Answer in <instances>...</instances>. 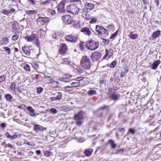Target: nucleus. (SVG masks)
<instances>
[{
	"label": "nucleus",
	"instance_id": "26",
	"mask_svg": "<svg viewBox=\"0 0 161 161\" xmlns=\"http://www.w3.org/2000/svg\"><path fill=\"white\" fill-rule=\"evenodd\" d=\"M108 142L110 145L112 149H114L116 146V144L115 143L114 140L112 139H109L108 141Z\"/></svg>",
	"mask_w": 161,
	"mask_h": 161
},
{
	"label": "nucleus",
	"instance_id": "25",
	"mask_svg": "<svg viewBox=\"0 0 161 161\" xmlns=\"http://www.w3.org/2000/svg\"><path fill=\"white\" fill-rule=\"evenodd\" d=\"M46 32L42 29H40L38 32V35L40 37L43 38L45 35Z\"/></svg>",
	"mask_w": 161,
	"mask_h": 161
},
{
	"label": "nucleus",
	"instance_id": "10",
	"mask_svg": "<svg viewBox=\"0 0 161 161\" xmlns=\"http://www.w3.org/2000/svg\"><path fill=\"white\" fill-rule=\"evenodd\" d=\"M65 3L64 1L60 2L57 7V10L59 13H64L65 12L64 9Z\"/></svg>",
	"mask_w": 161,
	"mask_h": 161
},
{
	"label": "nucleus",
	"instance_id": "43",
	"mask_svg": "<svg viewBox=\"0 0 161 161\" xmlns=\"http://www.w3.org/2000/svg\"><path fill=\"white\" fill-rule=\"evenodd\" d=\"M2 43L3 44H6L8 42V39L7 37H5L2 40Z\"/></svg>",
	"mask_w": 161,
	"mask_h": 161
},
{
	"label": "nucleus",
	"instance_id": "30",
	"mask_svg": "<svg viewBox=\"0 0 161 161\" xmlns=\"http://www.w3.org/2000/svg\"><path fill=\"white\" fill-rule=\"evenodd\" d=\"M70 85L74 88H75L80 86V82L77 81H75L71 83L70 84Z\"/></svg>",
	"mask_w": 161,
	"mask_h": 161
},
{
	"label": "nucleus",
	"instance_id": "6",
	"mask_svg": "<svg viewBox=\"0 0 161 161\" xmlns=\"http://www.w3.org/2000/svg\"><path fill=\"white\" fill-rule=\"evenodd\" d=\"M83 119V113L82 111H80L74 115V119L75 121L76 124L80 126L82 124V120Z\"/></svg>",
	"mask_w": 161,
	"mask_h": 161
},
{
	"label": "nucleus",
	"instance_id": "46",
	"mask_svg": "<svg viewBox=\"0 0 161 161\" xmlns=\"http://www.w3.org/2000/svg\"><path fill=\"white\" fill-rule=\"evenodd\" d=\"M19 36L18 35H14L12 38V40L14 41H16L19 38Z\"/></svg>",
	"mask_w": 161,
	"mask_h": 161
},
{
	"label": "nucleus",
	"instance_id": "34",
	"mask_svg": "<svg viewBox=\"0 0 161 161\" xmlns=\"http://www.w3.org/2000/svg\"><path fill=\"white\" fill-rule=\"evenodd\" d=\"M62 63L63 64L69 65L70 63V62L67 58H64L63 59Z\"/></svg>",
	"mask_w": 161,
	"mask_h": 161
},
{
	"label": "nucleus",
	"instance_id": "33",
	"mask_svg": "<svg viewBox=\"0 0 161 161\" xmlns=\"http://www.w3.org/2000/svg\"><path fill=\"white\" fill-rule=\"evenodd\" d=\"M16 84L15 83L12 82L9 88L10 90L13 92H15V90Z\"/></svg>",
	"mask_w": 161,
	"mask_h": 161
},
{
	"label": "nucleus",
	"instance_id": "48",
	"mask_svg": "<svg viewBox=\"0 0 161 161\" xmlns=\"http://www.w3.org/2000/svg\"><path fill=\"white\" fill-rule=\"evenodd\" d=\"M52 154V153L49 151H47L45 152L44 153V155L46 157H48L50 156Z\"/></svg>",
	"mask_w": 161,
	"mask_h": 161
},
{
	"label": "nucleus",
	"instance_id": "47",
	"mask_svg": "<svg viewBox=\"0 0 161 161\" xmlns=\"http://www.w3.org/2000/svg\"><path fill=\"white\" fill-rule=\"evenodd\" d=\"M6 76L5 75L0 76V84L6 80Z\"/></svg>",
	"mask_w": 161,
	"mask_h": 161
},
{
	"label": "nucleus",
	"instance_id": "39",
	"mask_svg": "<svg viewBox=\"0 0 161 161\" xmlns=\"http://www.w3.org/2000/svg\"><path fill=\"white\" fill-rule=\"evenodd\" d=\"M65 89L67 91H72L74 89V88L73 86L71 85V86H67L65 87Z\"/></svg>",
	"mask_w": 161,
	"mask_h": 161
},
{
	"label": "nucleus",
	"instance_id": "64",
	"mask_svg": "<svg viewBox=\"0 0 161 161\" xmlns=\"http://www.w3.org/2000/svg\"><path fill=\"white\" fill-rule=\"evenodd\" d=\"M16 89L17 91L20 93H22V91L23 90V89L21 87H17L16 88Z\"/></svg>",
	"mask_w": 161,
	"mask_h": 161
},
{
	"label": "nucleus",
	"instance_id": "36",
	"mask_svg": "<svg viewBox=\"0 0 161 161\" xmlns=\"http://www.w3.org/2000/svg\"><path fill=\"white\" fill-rule=\"evenodd\" d=\"M24 69L27 72H30V66L26 64L24 67Z\"/></svg>",
	"mask_w": 161,
	"mask_h": 161
},
{
	"label": "nucleus",
	"instance_id": "23",
	"mask_svg": "<svg viewBox=\"0 0 161 161\" xmlns=\"http://www.w3.org/2000/svg\"><path fill=\"white\" fill-rule=\"evenodd\" d=\"M160 32L161 31L159 30H158L157 31L154 32L152 34L153 37L156 38L157 37H159L161 35Z\"/></svg>",
	"mask_w": 161,
	"mask_h": 161
},
{
	"label": "nucleus",
	"instance_id": "31",
	"mask_svg": "<svg viewBox=\"0 0 161 161\" xmlns=\"http://www.w3.org/2000/svg\"><path fill=\"white\" fill-rule=\"evenodd\" d=\"M86 6L87 9L92 10L94 8V5L91 3H86Z\"/></svg>",
	"mask_w": 161,
	"mask_h": 161
},
{
	"label": "nucleus",
	"instance_id": "4",
	"mask_svg": "<svg viewBox=\"0 0 161 161\" xmlns=\"http://www.w3.org/2000/svg\"><path fill=\"white\" fill-rule=\"evenodd\" d=\"M95 30L99 35L103 37H106L108 35V30L102 26L96 25Z\"/></svg>",
	"mask_w": 161,
	"mask_h": 161
},
{
	"label": "nucleus",
	"instance_id": "53",
	"mask_svg": "<svg viewBox=\"0 0 161 161\" xmlns=\"http://www.w3.org/2000/svg\"><path fill=\"white\" fill-rule=\"evenodd\" d=\"M3 48L7 52L8 54H10L11 50L10 48L8 47H4Z\"/></svg>",
	"mask_w": 161,
	"mask_h": 161
},
{
	"label": "nucleus",
	"instance_id": "52",
	"mask_svg": "<svg viewBox=\"0 0 161 161\" xmlns=\"http://www.w3.org/2000/svg\"><path fill=\"white\" fill-rule=\"evenodd\" d=\"M107 27L108 29L112 30L114 29V26L113 24H111L109 25Z\"/></svg>",
	"mask_w": 161,
	"mask_h": 161
},
{
	"label": "nucleus",
	"instance_id": "16",
	"mask_svg": "<svg viewBox=\"0 0 161 161\" xmlns=\"http://www.w3.org/2000/svg\"><path fill=\"white\" fill-rule=\"evenodd\" d=\"M81 32L83 33L84 34L89 36L92 33L91 31L87 27H85L83 28L80 30Z\"/></svg>",
	"mask_w": 161,
	"mask_h": 161
},
{
	"label": "nucleus",
	"instance_id": "13",
	"mask_svg": "<svg viewBox=\"0 0 161 161\" xmlns=\"http://www.w3.org/2000/svg\"><path fill=\"white\" fill-rule=\"evenodd\" d=\"M105 51L106 54L103 58V59H108L113 55V51L112 49H110L109 50L106 49Z\"/></svg>",
	"mask_w": 161,
	"mask_h": 161
},
{
	"label": "nucleus",
	"instance_id": "29",
	"mask_svg": "<svg viewBox=\"0 0 161 161\" xmlns=\"http://www.w3.org/2000/svg\"><path fill=\"white\" fill-rule=\"evenodd\" d=\"M92 153V149H86L84 151V153L87 157H89L91 155Z\"/></svg>",
	"mask_w": 161,
	"mask_h": 161
},
{
	"label": "nucleus",
	"instance_id": "40",
	"mask_svg": "<svg viewBox=\"0 0 161 161\" xmlns=\"http://www.w3.org/2000/svg\"><path fill=\"white\" fill-rule=\"evenodd\" d=\"M97 116L98 117H101L103 114V111L102 110H101L100 109H98L97 111Z\"/></svg>",
	"mask_w": 161,
	"mask_h": 161
},
{
	"label": "nucleus",
	"instance_id": "61",
	"mask_svg": "<svg viewBox=\"0 0 161 161\" xmlns=\"http://www.w3.org/2000/svg\"><path fill=\"white\" fill-rule=\"evenodd\" d=\"M102 39L103 40V41L104 42V43H105V44H106L108 45L109 44V41L108 40L106 39L105 38H103Z\"/></svg>",
	"mask_w": 161,
	"mask_h": 161
},
{
	"label": "nucleus",
	"instance_id": "12",
	"mask_svg": "<svg viewBox=\"0 0 161 161\" xmlns=\"http://www.w3.org/2000/svg\"><path fill=\"white\" fill-rule=\"evenodd\" d=\"M37 20V22H39L41 24L43 25L49 22V19L47 17H39Z\"/></svg>",
	"mask_w": 161,
	"mask_h": 161
},
{
	"label": "nucleus",
	"instance_id": "21",
	"mask_svg": "<svg viewBox=\"0 0 161 161\" xmlns=\"http://www.w3.org/2000/svg\"><path fill=\"white\" fill-rule=\"evenodd\" d=\"M26 109L30 112L31 116H35L36 115L34 110L31 106H28Z\"/></svg>",
	"mask_w": 161,
	"mask_h": 161
},
{
	"label": "nucleus",
	"instance_id": "59",
	"mask_svg": "<svg viewBox=\"0 0 161 161\" xmlns=\"http://www.w3.org/2000/svg\"><path fill=\"white\" fill-rule=\"evenodd\" d=\"M25 39L28 42H31L32 41H33V40H32L31 37V36H27V37H26L25 38Z\"/></svg>",
	"mask_w": 161,
	"mask_h": 161
},
{
	"label": "nucleus",
	"instance_id": "11",
	"mask_svg": "<svg viewBox=\"0 0 161 161\" xmlns=\"http://www.w3.org/2000/svg\"><path fill=\"white\" fill-rule=\"evenodd\" d=\"M68 49L65 43H61L59 47V53L60 54H64L66 53Z\"/></svg>",
	"mask_w": 161,
	"mask_h": 161
},
{
	"label": "nucleus",
	"instance_id": "27",
	"mask_svg": "<svg viewBox=\"0 0 161 161\" xmlns=\"http://www.w3.org/2000/svg\"><path fill=\"white\" fill-rule=\"evenodd\" d=\"M59 80L62 82L65 83H69L71 81L73 80L72 79L66 78H60Z\"/></svg>",
	"mask_w": 161,
	"mask_h": 161
},
{
	"label": "nucleus",
	"instance_id": "56",
	"mask_svg": "<svg viewBox=\"0 0 161 161\" xmlns=\"http://www.w3.org/2000/svg\"><path fill=\"white\" fill-rule=\"evenodd\" d=\"M64 76L65 77L68 78H72L73 76V75H70L68 73L65 74L64 75Z\"/></svg>",
	"mask_w": 161,
	"mask_h": 161
},
{
	"label": "nucleus",
	"instance_id": "60",
	"mask_svg": "<svg viewBox=\"0 0 161 161\" xmlns=\"http://www.w3.org/2000/svg\"><path fill=\"white\" fill-rule=\"evenodd\" d=\"M128 132L130 133L131 134H133L135 132V130L132 128H130L128 130Z\"/></svg>",
	"mask_w": 161,
	"mask_h": 161
},
{
	"label": "nucleus",
	"instance_id": "24",
	"mask_svg": "<svg viewBox=\"0 0 161 161\" xmlns=\"http://www.w3.org/2000/svg\"><path fill=\"white\" fill-rule=\"evenodd\" d=\"M4 97L6 101L8 102H11L13 98L11 95L9 94H6L4 96Z\"/></svg>",
	"mask_w": 161,
	"mask_h": 161
},
{
	"label": "nucleus",
	"instance_id": "41",
	"mask_svg": "<svg viewBox=\"0 0 161 161\" xmlns=\"http://www.w3.org/2000/svg\"><path fill=\"white\" fill-rule=\"evenodd\" d=\"M117 64V61L114 60L110 64V67L111 68H114Z\"/></svg>",
	"mask_w": 161,
	"mask_h": 161
},
{
	"label": "nucleus",
	"instance_id": "62",
	"mask_svg": "<svg viewBox=\"0 0 161 161\" xmlns=\"http://www.w3.org/2000/svg\"><path fill=\"white\" fill-rule=\"evenodd\" d=\"M58 32H55V34L53 35L52 36L53 38H55V39H58Z\"/></svg>",
	"mask_w": 161,
	"mask_h": 161
},
{
	"label": "nucleus",
	"instance_id": "22",
	"mask_svg": "<svg viewBox=\"0 0 161 161\" xmlns=\"http://www.w3.org/2000/svg\"><path fill=\"white\" fill-rule=\"evenodd\" d=\"M25 12L26 14L30 16L35 15L37 13L35 10H27Z\"/></svg>",
	"mask_w": 161,
	"mask_h": 161
},
{
	"label": "nucleus",
	"instance_id": "58",
	"mask_svg": "<svg viewBox=\"0 0 161 161\" xmlns=\"http://www.w3.org/2000/svg\"><path fill=\"white\" fill-rule=\"evenodd\" d=\"M92 129L93 130L95 131L99 130V128L98 126L95 125L92 127Z\"/></svg>",
	"mask_w": 161,
	"mask_h": 161
},
{
	"label": "nucleus",
	"instance_id": "17",
	"mask_svg": "<svg viewBox=\"0 0 161 161\" xmlns=\"http://www.w3.org/2000/svg\"><path fill=\"white\" fill-rule=\"evenodd\" d=\"M161 61L158 60L155 61L151 65V68L153 70H155L158 67V65L160 64Z\"/></svg>",
	"mask_w": 161,
	"mask_h": 161
},
{
	"label": "nucleus",
	"instance_id": "42",
	"mask_svg": "<svg viewBox=\"0 0 161 161\" xmlns=\"http://www.w3.org/2000/svg\"><path fill=\"white\" fill-rule=\"evenodd\" d=\"M43 90V88L40 87H38L37 88L36 92L38 94H40L42 92Z\"/></svg>",
	"mask_w": 161,
	"mask_h": 161
},
{
	"label": "nucleus",
	"instance_id": "18",
	"mask_svg": "<svg viewBox=\"0 0 161 161\" xmlns=\"http://www.w3.org/2000/svg\"><path fill=\"white\" fill-rule=\"evenodd\" d=\"M51 94L53 96H55V97L56 98L57 101H60L62 97V94L60 92H56V93H53V92H52Z\"/></svg>",
	"mask_w": 161,
	"mask_h": 161
},
{
	"label": "nucleus",
	"instance_id": "44",
	"mask_svg": "<svg viewBox=\"0 0 161 161\" xmlns=\"http://www.w3.org/2000/svg\"><path fill=\"white\" fill-rule=\"evenodd\" d=\"M97 19L95 17H93L92 18L90 21V23L91 24H93L96 22L97 21Z\"/></svg>",
	"mask_w": 161,
	"mask_h": 161
},
{
	"label": "nucleus",
	"instance_id": "15",
	"mask_svg": "<svg viewBox=\"0 0 161 161\" xmlns=\"http://www.w3.org/2000/svg\"><path fill=\"white\" fill-rule=\"evenodd\" d=\"M62 19L63 22L66 24H69L71 23V18L69 16H63Z\"/></svg>",
	"mask_w": 161,
	"mask_h": 161
},
{
	"label": "nucleus",
	"instance_id": "50",
	"mask_svg": "<svg viewBox=\"0 0 161 161\" xmlns=\"http://www.w3.org/2000/svg\"><path fill=\"white\" fill-rule=\"evenodd\" d=\"M48 12L52 15H54L56 14V11L55 10L52 9H49L48 10Z\"/></svg>",
	"mask_w": 161,
	"mask_h": 161
},
{
	"label": "nucleus",
	"instance_id": "9",
	"mask_svg": "<svg viewBox=\"0 0 161 161\" xmlns=\"http://www.w3.org/2000/svg\"><path fill=\"white\" fill-rule=\"evenodd\" d=\"M11 29L12 32L15 34L18 33L20 31V27L17 22L12 24Z\"/></svg>",
	"mask_w": 161,
	"mask_h": 161
},
{
	"label": "nucleus",
	"instance_id": "1",
	"mask_svg": "<svg viewBox=\"0 0 161 161\" xmlns=\"http://www.w3.org/2000/svg\"><path fill=\"white\" fill-rule=\"evenodd\" d=\"M117 90L116 87L113 86L109 88L108 90V95L110 98V100L113 101L114 103L119 100L120 98V94L115 93Z\"/></svg>",
	"mask_w": 161,
	"mask_h": 161
},
{
	"label": "nucleus",
	"instance_id": "19",
	"mask_svg": "<svg viewBox=\"0 0 161 161\" xmlns=\"http://www.w3.org/2000/svg\"><path fill=\"white\" fill-rule=\"evenodd\" d=\"M76 70L78 74L82 76L86 75H87V73L86 71L80 68H77L76 69Z\"/></svg>",
	"mask_w": 161,
	"mask_h": 161
},
{
	"label": "nucleus",
	"instance_id": "63",
	"mask_svg": "<svg viewBox=\"0 0 161 161\" xmlns=\"http://www.w3.org/2000/svg\"><path fill=\"white\" fill-rule=\"evenodd\" d=\"M32 39L33 40H35L37 37V35L36 34H32L31 35Z\"/></svg>",
	"mask_w": 161,
	"mask_h": 161
},
{
	"label": "nucleus",
	"instance_id": "7",
	"mask_svg": "<svg viewBox=\"0 0 161 161\" xmlns=\"http://www.w3.org/2000/svg\"><path fill=\"white\" fill-rule=\"evenodd\" d=\"M32 124L34 126V130L36 133L39 131H43L47 130V128L46 127H44L40 125L35 124L33 123H32Z\"/></svg>",
	"mask_w": 161,
	"mask_h": 161
},
{
	"label": "nucleus",
	"instance_id": "2",
	"mask_svg": "<svg viewBox=\"0 0 161 161\" xmlns=\"http://www.w3.org/2000/svg\"><path fill=\"white\" fill-rule=\"evenodd\" d=\"M80 64L83 69L90 70L92 64L89 57L86 55L83 56L80 61Z\"/></svg>",
	"mask_w": 161,
	"mask_h": 161
},
{
	"label": "nucleus",
	"instance_id": "55",
	"mask_svg": "<svg viewBox=\"0 0 161 161\" xmlns=\"http://www.w3.org/2000/svg\"><path fill=\"white\" fill-rule=\"evenodd\" d=\"M6 126L7 124L3 122L0 124V127L2 128L3 129H4Z\"/></svg>",
	"mask_w": 161,
	"mask_h": 161
},
{
	"label": "nucleus",
	"instance_id": "38",
	"mask_svg": "<svg viewBox=\"0 0 161 161\" xmlns=\"http://www.w3.org/2000/svg\"><path fill=\"white\" fill-rule=\"evenodd\" d=\"M1 12L3 14L7 16H8L9 15V13L8 12V11L6 10V9H2Z\"/></svg>",
	"mask_w": 161,
	"mask_h": 161
},
{
	"label": "nucleus",
	"instance_id": "28",
	"mask_svg": "<svg viewBox=\"0 0 161 161\" xmlns=\"http://www.w3.org/2000/svg\"><path fill=\"white\" fill-rule=\"evenodd\" d=\"M41 77V75L40 74H35L32 75V79L35 80L37 81H40L39 79Z\"/></svg>",
	"mask_w": 161,
	"mask_h": 161
},
{
	"label": "nucleus",
	"instance_id": "14",
	"mask_svg": "<svg viewBox=\"0 0 161 161\" xmlns=\"http://www.w3.org/2000/svg\"><path fill=\"white\" fill-rule=\"evenodd\" d=\"M12 135H10L8 132H7L5 134V136L7 137L8 139L10 140H13L15 139H16L18 138V135L16 133H14Z\"/></svg>",
	"mask_w": 161,
	"mask_h": 161
},
{
	"label": "nucleus",
	"instance_id": "5",
	"mask_svg": "<svg viewBox=\"0 0 161 161\" xmlns=\"http://www.w3.org/2000/svg\"><path fill=\"white\" fill-rule=\"evenodd\" d=\"M85 46L89 50H94L98 48L99 43L97 41L91 40L86 44Z\"/></svg>",
	"mask_w": 161,
	"mask_h": 161
},
{
	"label": "nucleus",
	"instance_id": "45",
	"mask_svg": "<svg viewBox=\"0 0 161 161\" xmlns=\"http://www.w3.org/2000/svg\"><path fill=\"white\" fill-rule=\"evenodd\" d=\"M118 30H117L114 33L112 34L111 36L110 37V39H113L114 37H115L118 34Z\"/></svg>",
	"mask_w": 161,
	"mask_h": 161
},
{
	"label": "nucleus",
	"instance_id": "35",
	"mask_svg": "<svg viewBox=\"0 0 161 161\" xmlns=\"http://www.w3.org/2000/svg\"><path fill=\"white\" fill-rule=\"evenodd\" d=\"M96 93V91L93 90H90L87 92V94L89 96H92Z\"/></svg>",
	"mask_w": 161,
	"mask_h": 161
},
{
	"label": "nucleus",
	"instance_id": "51",
	"mask_svg": "<svg viewBox=\"0 0 161 161\" xmlns=\"http://www.w3.org/2000/svg\"><path fill=\"white\" fill-rule=\"evenodd\" d=\"M50 112L53 114H56L57 113L58 111L56 109L54 108H51L50 110Z\"/></svg>",
	"mask_w": 161,
	"mask_h": 161
},
{
	"label": "nucleus",
	"instance_id": "3",
	"mask_svg": "<svg viewBox=\"0 0 161 161\" xmlns=\"http://www.w3.org/2000/svg\"><path fill=\"white\" fill-rule=\"evenodd\" d=\"M79 8L75 4H71L68 5L65 9L66 12L73 14H77L79 12Z\"/></svg>",
	"mask_w": 161,
	"mask_h": 161
},
{
	"label": "nucleus",
	"instance_id": "32",
	"mask_svg": "<svg viewBox=\"0 0 161 161\" xmlns=\"http://www.w3.org/2000/svg\"><path fill=\"white\" fill-rule=\"evenodd\" d=\"M137 34H133L132 32H131L129 35V37L130 38L133 40L135 39L137 37Z\"/></svg>",
	"mask_w": 161,
	"mask_h": 161
},
{
	"label": "nucleus",
	"instance_id": "57",
	"mask_svg": "<svg viewBox=\"0 0 161 161\" xmlns=\"http://www.w3.org/2000/svg\"><path fill=\"white\" fill-rule=\"evenodd\" d=\"M15 12V9L13 8H11L9 10V14H12L13 13Z\"/></svg>",
	"mask_w": 161,
	"mask_h": 161
},
{
	"label": "nucleus",
	"instance_id": "20",
	"mask_svg": "<svg viewBox=\"0 0 161 161\" xmlns=\"http://www.w3.org/2000/svg\"><path fill=\"white\" fill-rule=\"evenodd\" d=\"M22 50L24 53L27 55H29L31 53V49L28 47L23 46L22 47Z\"/></svg>",
	"mask_w": 161,
	"mask_h": 161
},
{
	"label": "nucleus",
	"instance_id": "54",
	"mask_svg": "<svg viewBox=\"0 0 161 161\" xmlns=\"http://www.w3.org/2000/svg\"><path fill=\"white\" fill-rule=\"evenodd\" d=\"M85 18L86 20H88L91 19V16L90 14H86L85 15Z\"/></svg>",
	"mask_w": 161,
	"mask_h": 161
},
{
	"label": "nucleus",
	"instance_id": "49",
	"mask_svg": "<svg viewBox=\"0 0 161 161\" xmlns=\"http://www.w3.org/2000/svg\"><path fill=\"white\" fill-rule=\"evenodd\" d=\"M77 37L72 35V42H75L77 41Z\"/></svg>",
	"mask_w": 161,
	"mask_h": 161
},
{
	"label": "nucleus",
	"instance_id": "37",
	"mask_svg": "<svg viewBox=\"0 0 161 161\" xmlns=\"http://www.w3.org/2000/svg\"><path fill=\"white\" fill-rule=\"evenodd\" d=\"M72 35H69L66 36L65 39L66 41L72 42Z\"/></svg>",
	"mask_w": 161,
	"mask_h": 161
},
{
	"label": "nucleus",
	"instance_id": "8",
	"mask_svg": "<svg viewBox=\"0 0 161 161\" xmlns=\"http://www.w3.org/2000/svg\"><path fill=\"white\" fill-rule=\"evenodd\" d=\"M102 54L99 52H95L93 53L91 55V60L92 61H95L100 59Z\"/></svg>",
	"mask_w": 161,
	"mask_h": 161
}]
</instances>
